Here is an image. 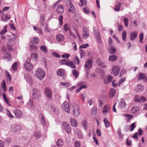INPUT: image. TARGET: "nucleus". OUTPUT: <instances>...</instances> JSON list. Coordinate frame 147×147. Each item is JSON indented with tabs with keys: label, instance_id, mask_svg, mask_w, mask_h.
I'll list each match as a JSON object with an SVG mask.
<instances>
[{
	"label": "nucleus",
	"instance_id": "obj_39",
	"mask_svg": "<svg viewBox=\"0 0 147 147\" xmlns=\"http://www.w3.org/2000/svg\"><path fill=\"white\" fill-rule=\"evenodd\" d=\"M1 18L2 20L5 22L7 19H9L10 17L8 16L7 15H4L2 16Z\"/></svg>",
	"mask_w": 147,
	"mask_h": 147
},
{
	"label": "nucleus",
	"instance_id": "obj_25",
	"mask_svg": "<svg viewBox=\"0 0 147 147\" xmlns=\"http://www.w3.org/2000/svg\"><path fill=\"white\" fill-rule=\"evenodd\" d=\"M71 125L73 127H76L78 125V123L75 119L71 118L70 119Z\"/></svg>",
	"mask_w": 147,
	"mask_h": 147
},
{
	"label": "nucleus",
	"instance_id": "obj_1",
	"mask_svg": "<svg viewBox=\"0 0 147 147\" xmlns=\"http://www.w3.org/2000/svg\"><path fill=\"white\" fill-rule=\"evenodd\" d=\"M35 76L39 79L42 80L45 77V73L42 69L38 68L36 71Z\"/></svg>",
	"mask_w": 147,
	"mask_h": 147
},
{
	"label": "nucleus",
	"instance_id": "obj_10",
	"mask_svg": "<svg viewBox=\"0 0 147 147\" xmlns=\"http://www.w3.org/2000/svg\"><path fill=\"white\" fill-rule=\"evenodd\" d=\"M62 108L65 112L69 113L70 108L69 103L67 101H65L62 105Z\"/></svg>",
	"mask_w": 147,
	"mask_h": 147
},
{
	"label": "nucleus",
	"instance_id": "obj_51",
	"mask_svg": "<svg viewBox=\"0 0 147 147\" xmlns=\"http://www.w3.org/2000/svg\"><path fill=\"white\" fill-rule=\"evenodd\" d=\"M63 17L62 15H60L59 17V24L61 25L63 24Z\"/></svg>",
	"mask_w": 147,
	"mask_h": 147
},
{
	"label": "nucleus",
	"instance_id": "obj_55",
	"mask_svg": "<svg viewBox=\"0 0 147 147\" xmlns=\"http://www.w3.org/2000/svg\"><path fill=\"white\" fill-rule=\"evenodd\" d=\"M60 84L63 86H65L66 87H69V84L67 82H62L60 83Z\"/></svg>",
	"mask_w": 147,
	"mask_h": 147
},
{
	"label": "nucleus",
	"instance_id": "obj_31",
	"mask_svg": "<svg viewBox=\"0 0 147 147\" xmlns=\"http://www.w3.org/2000/svg\"><path fill=\"white\" fill-rule=\"evenodd\" d=\"M67 65L73 69H75L76 68V66L71 61H68V63L67 64Z\"/></svg>",
	"mask_w": 147,
	"mask_h": 147
},
{
	"label": "nucleus",
	"instance_id": "obj_20",
	"mask_svg": "<svg viewBox=\"0 0 147 147\" xmlns=\"http://www.w3.org/2000/svg\"><path fill=\"white\" fill-rule=\"evenodd\" d=\"M56 11L59 14L63 13L64 11V9L61 5H59L57 6Z\"/></svg>",
	"mask_w": 147,
	"mask_h": 147
},
{
	"label": "nucleus",
	"instance_id": "obj_30",
	"mask_svg": "<svg viewBox=\"0 0 147 147\" xmlns=\"http://www.w3.org/2000/svg\"><path fill=\"white\" fill-rule=\"evenodd\" d=\"M139 76L138 78V80H140L144 79L146 78V76L145 74L140 73L139 74Z\"/></svg>",
	"mask_w": 147,
	"mask_h": 147
},
{
	"label": "nucleus",
	"instance_id": "obj_61",
	"mask_svg": "<svg viewBox=\"0 0 147 147\" xmlns=\"http://www.w3.org/2000/svg\"><path fill=\"white\" fill-rule=\"evenodd\" d=\"M138 90L140 91H142L144 88L143 86L141 84H138Z\"/></svg>",
	"mask_w": 147,
	"mask_h": 147
},
{
	"label": "nucleus",
	"instance_id": "obj_7",
	"mask_svg": "<svg viewBox=\"0 0 147 147\" xmlns=\"http://www.w3.org/2000/svg\"><path fill=\"white\" fill-rule=\"evenodd\" d=\"M45 95L47 98L50 100L51 98L52 94V92L50 89L48 87H45Z\"/></svg>",
	"mask_w": 147,
	"mask_h": 147
},
{
	"label": "nucleus",
	"instance_id": "obj_37",
	"mask_svg": "<svg viewBox=\"0 0 147 147\" xmlns=\"http://www.w3.org/2000/svg\"><path fill=\"white\" fill-rule=\"evenodd\" d=\"M45 17L43 15L40 16V25L43 26L44 24Z\"/></svg>",
	"mask_w": 147,
	"mask_h": 147
},
{
	"label": "nucleus",
	"instance_id": "obj_33",
	"mask_svg": "<svg viewBox=\"0 0 147 147\" xmlns=\"http://www.w3.org/2000/svg\"><path fill=\"white\" fill-rule=\"evenodd\" d=\"M69 60L66 59H63L60 61V64L61 65H67V64L68 63Z\"/></svg>",
	"mask_w": 147,
	"mask_h": 147
},
{
	"label": "nucleus",
	"instance_id": "obj_34",
	"mask_svg": "<svg viewBox=\"0 0 147 147\" xmlns=\"http://www.w3.org/2000/svg\"><path fill=\"white\" fill-rule=\"evenodd\" d=\"M104 122L105 124V126L106 127H108L110 126V123L107 117L104 118Z\"/></svg>",
	"mask_w": 147,
	"mask_h": 147
},
{
	"label": "nucleus",
	"instance_id": "obj_32",
	"mask_svg": "<svg viewBox=\"0 0 147 147\" xmlns=\"http://www.w3.org/2000/svg\"><path fill=\"white\" fill-rule=\"evenodd\" d=\"M64 70L62 69H59L57 71V74L58 76L62 77L63 76Z\"/></svg>",
	"mask_w": 147,
	"mask_h": 147
},
{
	"label": "nucleus",
	"instance_id": "obj_23",
	"mask_svg": "<svg viewBox=\"0 0 147 147\" xmlns=\"http://www.w3.org/2000/svg\"><path fill=\"white\" fill-rule=\"evenodd\" d=\"M40 116L41 117L40 118V121L41 123L43 126H45L46 125L47 123L45 119L42 115H41Z\"/></svg>",
	"mask_w": 147,
	"mask_h": 147
},
{
	"label": "nucleus",
	"instance_id": "obj_59",
	"mask_svg": "<svg viewBox=\"0 0 147 147\" xmlns=\"http://www.w3.org/2000/svg\"><path fill=\"white\" fill-rule=\"evenodd\" d=\"M30 47L31 50H32L34 51H36L37 49L35 46L32 45H30Z\"/></svg>",
	"mask_w": 147,
	"mask_h": 147
},
{
	"label": "nucleus",
	"instance_id": "obj_14",
	"mask_svg": "<svg viewBox=\"0 0 147 147\" xmlns=\"http://www.w3.org/2000/svg\"><path fill=\"white\" fill-rule=\"evenodd\" d=\"M126 106L125 101L124 99H122L119 102L118 107L121 109H125Z\"/></svg>",
	"mask_w": 147,
	"mask_h": 147
},
{
	"label": "nucleus",
	"instance_id": "obj_29",
	"mask_svg": "<svg viewBox=\"0 0 147 147\" xmlns=\"http://www.w3.org/2000/svg\"><path fill=\"white\" fill-rule=\"evenodd\" d=\"M112 78L110 76H109L107 78L104 80V82L105 84H108L110 83L112 81Z\"/></svg>",
	"mask_w": 147,
	"mask_h": 147
},
{
	"label": "nucleus",
	"instance_id": "obj_46",
	"mask_svg": "<svg viewBox=\"0 0 147 147\" xmlns=\"http://www.w3.org/2000/svg\"><path fill=\"white\" fill-rule=\"evenodd\" d=\"M129 20L127 18H125L123 19V22L125 24V26L127 27L128 25Z\"/></svg>",
	"mask_w": 147,
	"mask_h": 147
},
{
	"label": "nucleus",
	"instance_id": "obj_45",
	"mask_svg": "<svg viewBox=\"0 0 147 147\" xmlns=\"http://www.w3.org/2000/svg\"><path fill=\"white\" fill-rule=\"evenodd\" d=\"M18 65V63L17 62H15L12 65V68L13 71H16L17 69V67Z\"/></svg>",
	"mask_w": 147,
	"mask_h": 147
},
{
	"label": "nucleus",
	"instance_id": "obj_35",
	"mask_svg": "<svg viewBox=\"0 0 147 147\" xmlns=\"http://www.w3.org/2000/svg\"><path fill=\"white\" fill-rule=\"evenodd\" d=\"M7 77L6 80L7 83L9 84H10L11 80V78L10 75L9 73H7Z\"/></svg>",
	"mask_w": 147,
	"mask_h": 147
},
{
	"label": "nucleus",
	"instance_id": "obj_60",
	"mask_svg": "<svg viewBox=\"0 0 147 147\" xmlns=\"http://www.w3.org/2000/svg\"><path fill=\"white\" fill-rule=\"evenodd\" d=\"M118 137L120 139H122L123 138L122 135L121 133V129H119L118 130Z\"/></svg>",
	"mask_w": 147,
	"mask_h": 147
},
{
	"label": "nucleus",
	"instance_id": "obj_42",
	"mask_svg": "<svg viewBox=\"0 0 147 147\" xmlns=\"http://www.w3.org/2000/svg\"><path fill=\"white\" fill-rule=\"evenodd\" d=\"M121 4L120 3H119L116 5L115 7L114 10L115 11H120V7H121Z\"/></svg>",
	"mask_w": 147,
	"mask_h": 147
},
{
	"label": "nucleus",
	"instance_id": "obj_57",
	"mask_svg": "<svg viewBox=\"0 0 147 147\" xmlns=\"http://www.w3.org/2000/svg\"><path fill=\"white\" fill-rule=\"evenodd\" d=\"M134 101L137 102H140V97L138 96H135L134 98Z\"/></svg>",
	"mask_w": 147,
	"mask_h": 147
},
{
	"label": "nucleus",
	"instance_id": "obj_47",
	"mask_svg": "<svg viewBox=\"0 0 147 147\" xmlns=\"http://www.w3.org/2000/svg\"><path fill=\"white\" fill-rule=\"evenodd\" d=\"M40 49L44 53L47 52L46 47L44 45H42L40 47Z\"/></svg>",
	"mask_w": 147,
	"mask_h": 147
},
{
	"label": "nucleus",
	"instance_id": "obj_53",
	"mask_svg": "<svg viewBox=\"0 0 147 147\" xmlns=\"http://www.w3.org/2000/svg\"><path fill=\"white\" fill-rule=\"evenodd\" d=\"M10 43L7 42V47L9 51H11L12 49V46L13 45V43L10 44Z\"/></svg>",
	"mask_w": 147,
	"mask_h": 147
},
{
	"label": "nucleus",
	"instance_id": "obj_17",
	"mask_svg": "<svg viewBox=\"0 0 147 147\" xmlns=\"http://www.w3.org/2000/svg\"><path fill=\"white\" fill-rule=\"evenodd\" d=\"M92 60L91 59H89L86 61L85 65V67L88 69L91 68L92 65Z\"/></svg>",
	"mask_w": 147,
	"mask_h": 147
},
{
	"label": "nucleus",
	"instance_id": "obj_41",
	"mask_svg": "<svg viewBox=\"0 0 147 147\" xmlns=\"http://www.w3.org/2000/svg\"><path fill=\"white\" fill-rule=\"evenodd\" d=\"M72 73L75 77V78H77L79 75V73L76 70H73L72 71Z\"/></svg>",
	"mask_w": 147,
	"mask_h": 147
},
{
	"label": "nucleus",
	"instance_id": "obj_21",
	"mask_svg": "<svg viewBox=\"0 0 147 147\" xmlns=\"http://www.w3.org/2000/svg\"><path fill=\"white\" fill-rule=\"evenodd\" d=\"M31 43L33 45L38 44L39 42V39L36 37H34L30 40Z\"/></svg>",
	"mask_w": 147,
	"mask_h": 147
},
{
	"label": "nucleus",
	"instance_id": "obj_62",
	"mask_svg": "<svg viewBox=\"0 0 147 147\" xmlns=\"http://www.w3.org/2000/svg\"><path fill=\"white\" fill-rule=\"evenodd\" d=\"M74 146L75 147H80V142L78 141H76L75 142Z\"/></svg>",
	"mask_w": 147,
	"mask_h": 147
},
{
	"label": "nucleus",
	"instance_id": "obj_16",
	"mask_svg": "<svg viewBox=\"0 0 147 147\" xmlns=\"http://www.w3.org/2000/svg\"><path fill=\"white\" fill-rule=\"evenodd\" d=\"M7 37V40L8 41L7 42L12 43L15 38L16 35L14 34H12L10 35H8Z\"/></svg>",
	"mask_w": 147,
	"mask_h": 147
},
{
	"label": "nucleus",
	"instance_id": "obj_2",
	"mask_svg": "<svg viewBox=\"0 0 147 147\" xmlns=\"http://www.w3.org/2000/svg\"><path fill=\"white\" fill-rule=\"evenodd\" d=\"M65 4L66 6L68 8V11L72 13H74L75 11V9L71 0H66Z\"/></svg>",
	"mask_w": 147,
	"mask_h": 147
},
{
	"label": "nucleus",
	"instance_id": "obj_38",
	"mask_svg": "<svg viewBox=\"0 0 147 147\" xmlns=\"http://www.w3.org/2000/svg\"><path fill=\"white\" fill-rule=\"evenodd\" d=\"M109 51L111 53L114 54L115 53L116 50L114 47H110V48H109Z\"/></svg>",
	"mask_w": 147,
	"mask_h": 147
},
{
	"label": "nucleus",
	"instance_id": "obj_64",
	"mask_svg": "<svg viewBox=\"0 0 147 147\" xmlns=\"http://www.w3.org/2000/svg\"><path fill=\"white\" fill-rule=\"evenodd\" d=\"M7 116L11 118H13L14 117L11 114L10 112L7 110Z\"/></svg>",
	"mask_w": 147,
	"mask_h": 147
},
{
	"label": "nucleus",
	"instance_id": "obj_58",
	"mask_svg": "<svg viewBox=\"0 0 147 147\" xmlns=\"http://www.w3.org/2000/svg\"><path fill=\"white\" fill-rule=\"evenodd\" d=\"M82 124L85 130H86L87 128V125L86 121L85 120L83 121L82 122Z\"/></svg>",
	"mask_w": 147,
	"mask_h": 147
},
{
	"label": "nucleus",
	"instance_id": "obj_63",
	"mask_svg": "<svg viewBox=\"0 0 147 147\" xmlns=\"http://www.w3.org/2000/svg\"><path fill=\"white\" fill-rule=\"evenodd\" d=\"M95 36L96 38V39L99 42H100V37L98 32L96 33V34H95Z\"/></svg>",
	"mask_w": 147,
	"mask_h": 147
},
{
	"label": "nucleus",
	"instance_id": "obj_28",
	"mask_svg": "<svg viewBox=\"0 0 147 147\" xmlns=\"http://www.w3.org/2000/svg\"><path fill=\"white\" fill-rule=\"evenodd\" d=\"M57 145L59 147H61L63 145V142L61 139H59L57 141Z\"/></svg>",
	"mask_w": 147,
	"mask_h": 147
},
{
	"label": "nucleus",
	"instance_id": "obj_40",
	"mask_svg": "<svg viewBox=\"0 0 147 147\" xmlns=\"http://www.w3.org/2000/svg\"><path fill=\"white\" fill-rule=\"evenodd\" d=\"M33 28L39 34H42V31L41 29L38 28V27H36V26H34L33 27Z\"/></svg>",
	"mask_w": 147,
	"mask_h": 147
},
{
	"label": "nucleus",
	"instance_id": "obj_22",
	"mask_svg": "<svg viewBox=\"0 0 147 147\" xmlns=\"http://www.w3.org/2000/svg\"><path fill=\"white\" fill-rule=\"evenodd\" d=\"M64 39V36L62 34H59L56 36V39L59 42H61Z\"/></svg>",
	"mask_w": 147,
	"mask_h": 147
},
{
	"label": "nucleus",
	"instance_id": "obj_13",
	"mask_svg": "<svg viewBox=\"0 0 147 147\" xmlns=\"http://www.w3.org/2000/svg\"><path fill=\"white\" fill-rule=\"evenodd\" d=\"M96 63L98 65L103 68H105L107 67V66L105 65V63L101 61L99 58L97 59Z\"/></svg>",
	"mask_w": 147,
	"mask_h": 147
},
{
	"label": "nucleus",
	"instance_id": "obj_27",
	"mask_svg": "<svg viewBox=\"0 0 147 147\" xmlns=\"http://www.w3.org/2000/svg\"><path fill=\"white\" fill-rule=\"evenodd\" d=\"M4 57L8 61H10L11 59L10 53L9 52H7L6 54L4 55Z\"/></svg>",
	"mask_w": 147,
	"mask_h": 147
},
{
	"label": "nucleus",
	"instance_id": "obj_15",
	"mask_svg": "<svg viewBox=\"0 0 147 147\" xmlns=\"http://www.w3.org/2000/svg\"><path fill=\"white\" fill-rule=\"evenodd\" d=\"M13 112L17 118H20L23 115L22 112L19 109L14 110Z\"/></svg>",
	"mask_w": 147,
	"mask_h": 147
},
{
	"label": "nucleus",
	"instance_id": "obj_52",
	"mask_svg": "<svg viewBox=\"0 0 147 147\" xmlns=\"http://www.w3.org/2000/svg\"><path fill=\"white\" fill-rule=\"evenodd\" d=\"M81 3V5H80L81 7L84 6V4L86 6L87 3V0H80Z\"/></svg>",
	"mask_w": 147,
	"mask_h": 147
},
{
	"label": "nucleus",
	"instance_id": "obj_9",
	"mask_svg": "<svg viewBox=\"0 0 147 147\" xmlns=\"http://www.w3.org/2000/svg\"><path fill=\"white\" fill-rule=\"evenodd\" d=\"M32 92L33 96L34 98L38 99L40 95V91L37 89L34 88L33 89Z\"/></svg>",
	"mask_w": 147,
	"mask_h": 147
},
{
	"label": "nucleus",
	"instance_id": "obj_4",
	"mask_svg": "<svg viewBox=\"0 0 147 147\" xmlns=\"http://www.w3.org/2000/svg\"><path fill=\"white\" fill-rule=\"evenodd\" d=\"M21 129V126L17 124L12 125L10 128L11 131L13 133H18Z\"/></svg>",
	"mask_w": 147,
	"mask_h": 147
},
{
	"label": "nucleus",
	"instance_id": "obj_8",
	"mask_svg": "<svg viewBox=\"0 0 147 147\" xmlns=\"http://www.w3.org/2000/svg\"><path fill=\"white\" fill-rule=\"evenodd\" d=\"M120 71V69L119 66L117 65L113 67L112 70V73L115 76H117Z\"/></svg>",
	"mask_w": 147,
	"mask_h": 147
},
{
	"label": "nucleus",
	"instance_id": "obj_12",
	"mask_svg": "<svg viewBox=\"0 0 147 147\" xmlns=\"http://www.w3.org/2000/svg\"><path fill=\"white\" fill-rule=\"evenodd\" d=\"M74 133L75 135L77 136L78 138L80 139H82L83 137L81 131L78 129H76L74 130Z\"/></svg>",
	"mask_w": 147,
	"mask_h": 147
},
{
	"label": "nucleus",
	"instance_id": "obj_26",
	"mask_svg": "<svg viewBox=\"0 0 147 147\" xmlns=\"http://www.w3.org/2000/svg\"><path fill=\"white\" fill-rule=\"evenodd\" d=\"M116 93V90L113 88H111L109 91V95L111 98H112L115 95Z\"/></svg>",
	"mask_w": 147,
	"mask_h": 147
},
{
	"label": "nucleus",
	"instance_id": "obj_11",
	"mask_svg": "<svg viewBox=\"0 0 147 147\" xmlns=\"http://www.w3.org/2000/svg\"><path fill=\"white\" fill-rule=\"evenodd\" d=\"M83 33L82 34V37L84 39H86L88 38L89 36V31L87 28L84 27L83 29Z\"/></svg>",
	"mask_w": 147,
	"mask_h": 147
},
{
	"label": "nucleus",
	"instance_id": "obj_3",
	"mask_svg": "<svg viewBox=\"0 0 147 147\" xmlns=\"http://www.w3.org/2000/svg\"><path fill=\"white\" fill-rule=\"evenodd\" d=\"M62 128L64 129L67 133L69 134L71 132V129L69 125L66 122L63 121L62 123Z\"/></svg>",
	"mask_w": 147,
	"mask_h": 147
},
{
	"label": "nucleus",
	"instance_id": "obj_24",
	"mask_svg": "<svg viewBox=\"0 0 147 147\" xmlns=\"http://www.w3.org/2000/svg\"><path fill=\"white\" fill-rule=\"evenodd\" d=\"M33 136L36 139H38L40 138L41 134L39 131H35L34 132Z\"/></svg>",
	"mask_w": 147,
	"mask_h": 147
},
{
	"label": "nucleus",
	"instance_id": "obj_49",
	"mask_svg": "<svg viewBox=\"0 0 147 147\" xmlns=\"http://www.w3.org/2000/svg\"><path fill=\"white\" fill-rule=\"evenodd\" d=\"M63 29L66 32L68 30H70L67 24H65L64 25Z\"/></svg>",
	"mask_w": 147,
	"mask_h": 147
},
{
	"label": "nucleus",
	"instance_id": "obj_56",
	"mask_svg": "<svg viewBox=\"0 0 147 147\" xmlns=\"http://www.w3.org/2000/svg\"><path fill=\"white\" fill-rule=\"evenodd\" d=\"M7 27L6 26H5L4 27V29L1 31L0 32V34L1 35H3L5 33L7 32V30L6 29Z\"/></svg>",
	"mask_w": 147,
	"mask_h": 147
},
{
	"label": "nucleus",
	"instance_id": "obj_50",
	"mask_svg": "<svg viewBox=\"0 0 147 147\" xmlns=\"http://www.w3.org/2000/svg\"><path fill=\"white\" fill-rule=\"evenodd\" d=\"M80 58H82V57H84L86 53L84 52V50L82 49L81 50L80 52Z\"/></svg>",
	"mask_w": 147,
	"mask_h": 147
},
{
	"label": "nucleus",
	"instance_id": "obj_19",
	"mask_svg": "<svg viewBox=\"0 0 147 147\" xmlns=\"http://www.w3.org/2000/svg\"><path fill=\"white\" fill-rule=\"evenodd\" d=\"M137 32H133L130 34V40H134L137 37Z\"/></svg>",
	"mask_w": 147,
	"mask_h": 147
},
{
	"label": "nucleus",
	"instance_id": "obj_5",
	"mask_svg": "<svg viewBox=\"0 0 147 147\" xmlns=\"http://www.w3.org/2000/svg\"><path fill=\"white\" fill-rule=\"evenodd\" d=\"M30 58L28 59L25 63V67L28 71L32 70L33 68V65L30 62Z\"/></svg>",
	"mask_w": 147,
	"mask_h": 147
},
{
	"label": "nucleus",
	"instance_id": "obj_36",
	"mask_svg": "<svg viewBox=\"0 0 147 147\" xmlns=\"http://www.w3.org/2000/svg\"><path fill=\"white\" fill-rule=\"evenodd\" d=\"M117 59V57L115 55L110 56H109V60L112 61H114Z\"/></svg>",
	"mask_w": 147,
	"mask_h": 147
},
{
	"label": "nucleus",
	"instance_id": "obj_6",
	"mask_svg": "<svg viewBox=\"0 0 147 147\" xmlns=\"http://www.w3.org/2000/svg\"><path fill=\"white\" fill-rule=\"evenodd\" d=\"M71 109L73 113L76 116L78 117L79 115V108L78 105L75 104L74 105H73Z\"/></svg>",
	"mask_w": 147,
	"mask_h": 147
},
{
	"label": "nucleus",
	"instance_id": "obj_43",
	"mask_svg": "<svg viewBox=\"0 0 147 147\" xmlns=\"http://www.w3.org/2000/svg\"><path fill=\"white\" fill-rule=\"evenodd\" d=\"M86 84V83L83 82H79V85H81L80 88L81 89L85 88L86 87V86L84 85V84Z\"/></svg>",
	"mask_w": 147,
	"mask_h": 147
},
{
	"label": "nucleus",
	"instance_id": "obj_18",
	"mask_svg": "<svg viewBox=\"0 0 147 147\" xmlns=\"http://www.w3.org/2000/svg\"><path fill=\"white\" fill-rule=\"evenodd\" d=\"M110 108L109 106L105 105L103 108L102 112L104 114H106L107 113H109L110 111Z\"/></svg>",
	"mask_w": 147,
	"mask_h": 147
},
{
	"label": "nucleus",
	"instance_id": "obj_48",
	"mask_svg": "<svg viewBox=\"0 0 147 147\" xmlns=\"http://www.w3.org/2000/svg\"><path fill=\"white\" fill-rule=\"evenodd\" d=\"M127 33L125 31H123L122 33V38L123 40L125 41L126 40Z\"/></svg>",
	"mask_w": 147,
	"mask_h": 147
},
{
	"label": "nucleus",
	"instance_id": "obj_54",
	"mask_svg": "<svg viewBox=\"0 0 147 147\" xmlns=\"http://www.w3.org/2000/svg\"><path fill=\"white\" fill-rule=\"evenodd\" d=\"M37 54L36 53H33L31 54V58L36 59L37 58Z\"/></svg>",
	"mask_w": 147,
	"mask_h": 147
},
{
	"label": "nucleus",
	"instance_id": "obj_44",
	"mask_svg": "<svg viewBox=\"0 0 147 147\" xmlns=\"http://www.w3.org/2000/svg\"><path fill=\"white\" fill-rule=\"evenodd\" d=\"M2 87L5 92H6V84L4 80H3L2 83Z\"/></svg>",
	"mask_w": 147,
	"mask_h": 147
}]
</instances>
